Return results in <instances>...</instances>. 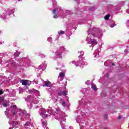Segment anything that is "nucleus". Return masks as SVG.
I'll return each instance as SVG.
<instances>
[{
	"instance_id": "20",
	"label": "nucleus",
	"mask_w": 129,
	"mask_h": 129,
	"mask_svg": "<svg viewBox=\"0 0 129 129\" xmlns=\"http://www.w3.org/2000/svg\"><path fill=\"white\" fill-rule=\"evenodd\" d=\"M107 116H108V115L107 114H105V115H104V118L105 119L106 118H107Z\"/></svg>"
},
{
	"instance_id": "30",
	"label": "nucleus",
	"mask_w": 129,
	"mask_h": 129,
	"mask_svg": "<svg viewBox=\"0 0 129 129\" xmlns=\"http://www.w3.org/2000/svg\"><path fill=\"white\" fill-rule=\"evenodd\" d=\"M58 55H60V53H58Z\"/></svg>"
},
{
	"instance_id": "21",
	"label": "nucleus",
	"mask_w": 129,
	"mask_h": 129,
	"mask_svg": "<svg viewBox=\"0 0 129 129\" xmlns=\"http://www.w3.org/2000/svg\"><path fill=\"white\" fill-rule=\"evenodd\" d=\"M3 93H4V91H3V90H0V95H2Z\"/></svg>"
},
{
	"instance_id": "13",
	"label": "nucleus",
	"mask_w": 129,
	"mask_h": 129,
	"mask_svg": "<svg viewBox=\"0 0 129 129\" xmlns=\"http://www.w3.org/2000/svg\"><path fill=\"white\" fill-rule=\"evenodd\" d=\"M58 33L59 35H64V32L63 31H58Z\"/></svg>"
},
{
	"instance_id": "27",
	"label": "nucleus",
	"mask_w": 129,
	"mask_h": 129,
	"mask_svg": "<svg viewBox=\"0 0 129 129\" xmlns=\"http://www.w3.org/2000/svg\"><path fill=\"white\" fill-rule=\"evenodd\" d=\"M82 54H84V52H82Z\"/></svg>"
},
{
	"instance_id": "16",
	"label": "nucleus",
	"mask_w": 129,
	"mask_h": 129,
	"mask_svg": "<svg viewBox=\"0 0 129 129\" xmlns=\"http://www.w3.org/2000/svg\"><path fill=\"white\" fill-rule=\"evenodd\" d=\"M42 116L43 118H47L48 115H47V114H44Z\"/></svg>"
},
{
	"instance_id": "26",
	"label": "nucleus",
	"mask_w": 129,
	"mask_h": 129,
	"mask_svg": "<svg viewBox=\"0 0 129 129\" xmlns=\"http://www.w3.org/2000/svg\"><path fill=\"white\" fill-rule=\"evenodd\" d=\"M2 62H3L2 60H0V63H2Z\"/></svg>"
},
{
	"instance_id": "29",
	"label": "nucleus",
	"mask_w": 129,
	"mask_h": 129,
	"mask_svg": "<svg viewBox=\"0 0 129 129\" xmlns=\"http://www.w3.org/2000/svg\"><path fill=\"white\" fill-rule=\"evenodd\" d=\"M107 77H108V74H107Z\"/></svg>"
},
{
	"instance_id": "18",
	"label": "nucleus",
	"mask_w": 129,
	"mask_h": 129,
	"mask_svg": "<svg viewBox=\"0 0 129 129\" xmlns=\"http://www.w3.org/2000/svg\"><path fill=\"white\" fill-rule=\"evenodd\" d=\"M30 125V122H27L25 124V126H29Z\"/></svg>"
},
{
	"instance_id": "2",
	"label": "nucleus",
	"mask_w": 129,
	"mask_h": 129,
	"mask_svg": "<svg viewBox=\"0 0 129 129\" xmlns=\"http://www.w3.org/2000/svg\"><path fill=\"white\" fill-rule=\"evenodd\" d=\"M11 112L12 114H13V115H15V114H17V106L16 105H13L12 107Z\"/></svg>"
},
{
	"instance_id": "8",
	"label": "nucleus",
	"mask_w": 129,
	"mask_h": 129,
	"mask_svg": "<svg viewBox=\"0 0 129 129\" xmlns=\"http://www.w3.org/2000/svg\"><path fill=\"white\" fill-rule=\"evenodd\" d=\"M92 88H93V90H95V91H97V88H96V86L94 85H92Z\"/></svg>"
},
{
	"instance_id": "24",
	"label": "nucleus",
	"mask_w": 129,
	"mask_h": 129,
	"mask_svg": "<svg viewBox=\"0 0 129 129\" xmlns=\"http://www.w3.org/2000/svg\"><path fill=\"white\" fill-rule=\"evenodd\" d=\"M104 129H108V128L107 127H104Z\"/></svg>"
},
{
	"instance_id": "17",
	"label": "nucleus",
	"mask_w": 129,
	"mask_h": 129,
	"mask_svg": "<svg viewBox=\"0 0 129 129\" xmlns=\"http://www.w3.org/2000/svg\"><path fill=\"white\" fill-rule=\"evenodd\" d=\"M58 96H62L63 95L62 93L61 92H58Z\"/></svg>"
},
{
	"instance_id": "9",
	"label": "nucleus",
	"mask_w": 129,
	"mask_h": 129,
	"mask_svg": "<svg viewBox=\"0 0 129 129\" xmlns=\"http://www.w3.org/2000/svg\"><path fill=\"white\" fill-rule=\"evenodd\" d=\"M8 105H9V102H8V101H6V103H3V106H4V107H7Z\"/></svg>"
},
{
	"instance_id": "1",
	"label": "nucleus",
	"mask_w": 129,
	"mask_h": 129,
	"mask_svg": "<svg viewBox=\"0 0 129 129\" xmlns=\"http://www.w3.org/2000/svg\"><path fill=\"white\" fill-rule=\"evenodd\" d=\"M43 87H51V86H52V83H51V82L49 81H43Z\"/></svg>"
},
{
	"instance_id": "23",
	"label": "nucleus",
	"mask_w": 129,
	"mask_h": 129,
	"mask_svg": "<svg viewBox=\"0 0 129 129\" xmlns=\"http://www.w3.org/2000/svg\"><path fill=\"white\" fill-rule=\"evenodd\" d=\"M118 119H120V118H121V116H119V117H118Z\"/></svg>"
},
{
	"instance_id": "10",
	"label": "nucleus",
	"mask_w": 129,
	"mask_h": 129,
	"mask_svg": "<svg viewBox=\"0 0 129 129\" xmlns=\"http://www.w3.org/2000/svg\"><path fill=\"white\" fill-rule=\"evenodd\" d=\"M20 54H21V53L16 51L14 54V56H16V57H19V55H20Z\"/></svg>"
},
{
	"instance_id": "6",
	"label": "nucleus",
	"mask_w": 129,
	"mask_h": 129,
	"mask_svg": "<svg viewBox=\"0 0 129 129\" xmlns=\"http://www.w3.org/2000/svg\"><path fill=\"white\" fill-rule=\"evenodd\" d=\"M42 120V124H43V125H44V126H47V124H48V123L47 122V120Z\"/></svg>"
},
{
	"instance_id": "4",
	"label": "nucleus",
	"mask_w": 129,
	"mask_h": 129,
	"mask_svg": "<svg viewBox=\"0 0 129 129\" xmlns=\"http://www.w3.org/2000/svg\"><path fill=\"white\" fill-rule=\"evenodd\" d=\"M57 10L56 9H54L52 11V14L54 15L53 19H57L58 18V15H57Z\"/></svg>"
},
{
	"instance_id": "15",
	"label": "nucleus",
	"mask_w": 129,
	"mask_h": 129,
	"mask_svg": "<svg viewBox=\"0 0 129 129\" xmlns=\"http://www.w3.org/2000/svg\"><path fill=\"white\" fill-rule=\"evenodd\" d=\"M61 104L63 107H65V106H66V102H62L61 103Z\"/></svg>"
},
{
	"instance_id": "28",
	"label": "nucleus",
	"mask_w": 129,
	"mask_h": 129,
	"mask_svg": "<svg viewBox=\"0 0 129 129\" xmlns=\"http://www.w3.org/2000/svg\"><path fill=\"white\" fill-rule=\"evenodd\" d=\"M9 129H13V128H12V127H10V128H9Z\"/></svg>"
},
{
	"instance_id": "7",
	"label": "nucleus",
	"mask_w": 129,
	"mask_h": 129,
	"mask_svg": "<svg viewBox=\"0 0 129 129\" xmlns=\"http://www.w3.org/2000/svg\"><path fill=\"white\" fill-rule=\"evenodd\" d=\"M19 125V122H18V121H12V125L13 126H16V125Z\"/></svg>"
},
{
	"instance_id": "3",
	"label": "nucleus",
	"mask_w": 129,
	"mask_h": 129,
	"mask_svg": "<svg viewBox=\"0 0 129 129\" xmlns=\"http://www.w3.org/2000/svg\"><path fill=\"white\" fill-rule=\"evenodd\" d=\"M91 43L92 44V47H94V45H97V41L94 38L91 39L90 40Z\"/></svg>"
},
{
	"instance_id": "12",
	"label": "nucleus",
	"mask_w": 129,
	"mask_h": 129,
	"mask_svg": "<svg viewBox=\"0 0 129 129\" xmlns=\"http://www.w3.org/2000/svg\"><path fill=\"white\" fill-rule=\"evenodd\" d=\"M64 76H65V74H64V73H61L59 74V77H60V78H62V77H64Z\"/></svg>"
},
{
	"instance_id": "5",
	"label": "nucleus",
	"mask_w": 129,
	"mask_h": 129,
	"mask_svg": "<svg viewBox=\"0 0 129 129\" xmlns=\"http://www.w3.org/2000/svg\"><path fill=\"white\" fill-rule=\"evenodd\" d=\"M21 81L22 85H24L25 86H27V85H28V80H22Z\"/></svg>"
},
{
	"instance_id": "22",
	"label": "nucleus",
	"mask_w": 129,
	"mask_h": 129,
	"mask_svg": "<svg viewBox=\"0 0 129 129\" xmlns=\"http://www.w3.org/2000/svg\"><path fill=\"white\" fill-rule=\"evenodd\" d=\"M51 109H49L48 111V113H51Z\"/></svg>"
},
{
	"instance_id": "14",
	"label": "nucleus",
	"mask_w": 129,
	"mask_h": 129,
	"mask_svg": "<svg viewBox=\"0 0 129 129\" xmlns=\"http://www.w3.org/2000/svg\"><path fill=\"white\" fill-rule=\"evenodd\" d=\"M62 95H63L64 96H66L67 95V92H66V91H62Z\"/></svg>"
},
{
	"instance_id": "19",
	"label": "nucleus",
	"mask_w": 129,
	"mask_h": 129,
	"mask_svg": "<svg viewBox=\"0 0 129 129\" xmlns=\"http://www.w3.org/2000/svg\"><path fill=\"white\" fill-rule=\"evenodd\" d=\"M115 26H116V24H111L110 25V28H113Z\"/></svg>"
},
{
	"instance_id": "25",
	"label": "nucleus",
	"mask_w": 129,
	"mask_h": 129,
	"mask_svg": "<svg viewBox=\"0 0 129 129\" xmlns=\"http://www.w3.org/2000/svg\"><path fill=\"white\" fill-rule=\"evenodd\" d=\"M112 66H114V63H112Z\"/></svg>"
},
{
	"instance_id": "11",
	"label": "nucleus",
	"mask_w": 129,
	"mask_h": 129,
	"mask_svg": "<svg viewBox=\"0 0 129 129\" xmlns=\"http://www.w3.org/2000/svg\"><path fill=\"white\" fill-rule=\"evenodd\" d=\"M109 17H110V15L108 14L107 15L105 16L104 19L105 20H108L109 19Z\"/></svg>"
}]
</instances>
